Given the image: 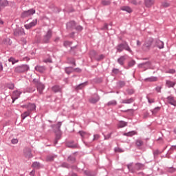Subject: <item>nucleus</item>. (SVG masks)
I'll use <instances>...</instances> for the list:
<instances>
[{"label":"nucleus","mask_w":176,"mask_h":176,"mask_svg":"<svg viewBox=\"0 0 176 176\" xmlns=\"http://www.w3.org/2000/svg\"><path fill=\"white\" fill-rule=\"evenodd\" d=\"M116 49L117 50V53H122V52H123L124 50L129 52V53H131V54L133 53V50H131V48H130L129 43L126 41L124 43L118 44L116 47Z\"/></svg>","instance_id":"f257e3e1"},{"label":"nucleus","mask_w":176,"mask_h":176,"mask_svg":"<svg viewBox=\"0 0 176 176\" xmlns=\"http://www.w3.org/2000/svg\"><path fill=\"white\" fill-rule=\"evenodd\" d=\"M127 168L131 173H135V170L138 171L142 170V168H144V164L138 163L135 164L134 168H133V164H129L127 165Z\"/></svg>","instance_id":"f03ea898"},{"label":"nucleus","mask_w":176,"mask_h":176,"mask_svg":"<svg viewBox=\"0 0 176 176\" xmlns=\"http://www.w3.org/2000/svg\"><path fill=\"white\" fill-rule=\"evenodd\" d=\"M28 69L29 67L27 65H21L14 68V72L16 74H23V72H25Z\"/></svg>","instance_id":"7ed1b4c3"},{"label":"nucleus","mask_w":176,"mask_h":176,"mask_svg":"<svg viewBox=\"0 0 176 176\" xmlns=\"http://www.w3.org/2000/svg\"><path fill=\"white\" fill-rule=\"evenodd\" d=\"M33 14H35V10L32 8L22 12L21 17L22 19H26V17H30Z\"/></svg>","instance_id":"20e7f679"},{"label":"nucleus","mask_w":176,"mask_h":176,"mask_svg":"<svg viewBox=\"0 0 176 176\" xmlns=\"http://www.w3.org/2000/svg\"><path fill=\"white\" fill-rule=\"evenodd\" d=\"M155 43V40L152 38H150L148 41H146L143 45V49L144 50H149L151 49V46Z\"/></svg>","instance_id":"39448f33"},{"label":"nucleus","mask_w":176,"mask_h":176,"mask_svg":"<svg viewBox=\"0 0 176 176\" xmlns=\"http://www.w3.org/2000/svg\"><path fill=\"white\" fill-rule=\"evenodd\" d=\"M138 68H140L142 69H144V71H146V69H148V68H151V62L140 63L138 65Z\"/></svg>","instance_id":"423d86ee"},{"label":"nucleus","mask_w":176,"mask_h":176,"mask_svg":"<svg viewBox=\"0 0 176 176\" xmlns=\"http://www.w3.org/2000/svg\"><path fill=\"white\" fill-rule=\"evenodd\" d=\"M38 24V20L34 19L32 22L30 23L25 24L24 27L26 30H30V28H32V27H35Z\"/></svg>","instance_id":"0eeeda50"},{"label":"nucleus","mask_w":176,"mask_h":176,"mask_svg":"<svg viewBox=\"0 0 176 176\" xmlns=\"http://www.w3.org/2000/svg\"><path fill=\"white\" fill-rule=\"evenodd\" d=\"M166 101L168 104L176 107V100L173 96H169L166 98Z\"/></svg>","instance_id":"6e6552de"},{"label":"nucleus","mask_w":176,"mask_h":176,"mask_svg":"<svg viewBox=\"0 0 176 176\" xmlns=\"http://www.w3.org/2000/svg\"><path fill=\"white\" fill-rule=\"evenodd\" d=\"M99 101L100 96L98 94H94L89 98V102H91V104H96V102H98Z\"/></svg>","instance_id":"1a4fd4ad"},{"label":"nucleus","mask_w":176,"mask_h":176,"mask_svg":"<svg viewBox=\"0 0 176 176\" xmlns=\"http://www.w3.org/2000/svg\"><path fill=\"white\" fill-rule=\"evenodd\" d=\"M14 35L15 36H20L21 35H25V32H24V29H16L14 32Z\"/></svg>","instance_id":"9d476101"},{"label":"nucleus","mask_w":176,"mask_h":176,"mask_svg":"<svg viewBox=\"0 0 176 176\" xmlns=\"http://www.w3.org/2000/svg\"><path fill=\"white\" fill-rule=\"evenodd\" d=\"M154 46H157L158 49H164V43L160 40H155V45Z\"/></svg>","instance_id":"9b49d317"},{"label":"nucleus","mask_w":176,"mask_h":176,"mask_svg":"<svg viewBox=\"0 0 176 176\" xmlns=\"http://www.w3.org/2000/svg\"><path fill=\"white\" fill-rule=\"evenodd\" d=\"M20 94H21V92H20L19 91H14L13 92L12 96V102H14V101H16V100H17V98H19V97H20Z\"/></svg>","instance_id":"f8f14e48"},{"label":"nucleus","mask_w":176,"mask_h":176,"mask_svg":"<svg viewBox=\"0 0 176 176\" xmlns=\"http://www.w3.org/2000/svg\"><path fill=\"white\" fill-rule=\"evenodd\" d=\"M63 124L62 122H58L56 124L52 125V128L54 129V131H61L60 129Z\"/></svg>","instance_id":"ddd939ff"},{"label":"nucleus","mask_w":176,"mask_h":176,"mask_svg":"<svg viewBox=\"0 0 176 176\" xmlns=\"http://www.w3.org/2000/svg\"><path fill=\"white\" fill-rule=\"evenodd\" d=\"M24 155L27 159H31L32 157V153H31V149L28 148L24 150Z\"/></svg>","instance_id":"4468645a"},{"label":"nucleus","mask_w":176,"mask_h":176,"mask_svg":"<svg viewBox=\"0 0 176 176\" xmlns=\"http://www.w3.org/2000/svg\"><path fill=\"white\" fill-rule=\"evenodd\" d=\"M9 5V1L8 0H0V10H3V8Z\"/></svg>","instance_id":"2eb2a0df"},{"label":"nucleus","mask_w":176,"mask_h":176,"mask_svg":"<svg viewBox=\"0 0 176 176\" xmlns=\"http://www.w3.org/2000/svg\"><path fill=\"white\" fill-rule=\"evenodd\" d=\"M52 38V30H49L45 36V43H47Z\"/></svg>","instance_id":"dca6fc26"},{"label":"nucleus","mask_w":176,"mask_h":176,"mask_svg":"<svg viewBox=\"0 0 176 176\" xmlns=\"http://www.w3.org/2000/svg\"><path fill=\"white\" fill-rule=\"evenodd\" d=\"M176 85V82H173L170 80H166V87H168L169 89L170 87H174Z\"/></svg>","instance_id":"f3484780"},{"label":"nucleus","mask_w":176,"mask_h":176,"mask_svg":"<svg viewBox=\"0 0 176 176\" xmlns=\"http://www.w3.org/2000/svg\"><path fill=\"white\" fill-rule=\"evenodd\" d=\"M124 61H126L125 56H122L117 60V62L118 64H120V65H124Z\"/></svg>","instance_id":"a211bd4d"},{"label":"nucleus","mask_w":176,"mask_h":176,"mask_svg":"<svg viewBox=\"0 0 176 176\" xmlns=\"http://www.w3.org/2000/svg\"><path fill=\"white\" fill-rule=\"evenodd\" d=\"M144 3L146 8H151V6L155 3V0H145Z\"/></svg>","instance_id":"6ab92c4d"},{"label":"nucleus","mask_w":176,"mask_h":176,"mask_svg":"<svg viewBox=\"0 0 176 176\" xmlns=\"http://www.w3.org/2000/svg\"><path fill=\"white\" fill-rule=\"evenodd\" d=\"M87 86V82H82L76 87V90H82V89Z\"/></svg>","instance_id":"aec40b11"},{"label":"nucleus","mask_w":176,"mask_h":176,"mask_svg":"<svg viewBox=\"0 0 176 176\" xmlns=\"http://www.w3.org/2000/svg\"><path fill=\"white\" fill-rule=\"evenodd\" d=\"M121 102L122 104H133V102H134V99L133 98L129 99H124Z\"/></svg>","instance_id":"412c9836"},{"label":"nucleus","mask_w":176,"mask_h":176,"mask_svg":"<svg viewBox=\"0 0 176 176\" xmlns=\"http://www.w3.org/2000/svg\"><path fill=\"white\" fill-rule=\"evenodd\" d=\"M126 126H127V122L120 121L118 123V129H123V127H126Z\"/></svg>","instance_id":"4be33fe9"},{"label":"nucleus","mask_w":176,"mask_h":176,"mask_svg":"<svg viewBox=\"0 0 176 176\" xmlns=\"http://www.w3.org/2000/svg\"><path fill=\"white\" fill-rule=\"evenodd\" d=\"M118 105V102L116 100H110L107 102V107H115Z\"/></svg>","instance_id":"5701e85b"},{"label":"nucleus","mask_w":176,"mask_h":176,"mask_svg":"<svg viewBox=\"0 0 176 176\" xmlns=\"http://www.w3.org/2000/svg\"><path fill=\"white\" fill-rule=\"evenodd\" d=\"M135 134H137L135 131H131L128 133H123V135H125L126 137H133V135H135Z\"/></svg>","instance_id":"b1692460"},{"label":"nucleus","mask_w":176,"mask_h":176,"mask_svg":"<svg viewBox=\"0 0 176 176\" xmlns=\"http://www.w3.org/2000/svg\"><path fill=\"white\" fill-rule=\"evenodd\" d=\"M146 82H156L157 80V77L151 76L144 79Z\"/></svg>","instance_id":"393cba45"},{"label":"nucleus","mask_w":176,"mask_h":176,"mask_svg":"<svg viewBox=\"0 0 176 176\" xmlns=\"http://www.w3.org/2000/svg\"><path fill=\"white\" fill-rule=\"evenodd\" d=\"M52 91L54 93H58L61 91V87H60L58 85H54L52 87Z\"/></svg>","instance_id":"a878e982"},{"label":"nucleus","mask_w":176,"mask_h":176,"mask_svg":"<svg viewBox=\"0 0 176 176\" xmlns=\"http://www.w3.org/2000/svg\"><path fill=\"white\" fill-rule=\"evenodd\" d=\"M121 10H123L124 12H127V13H131L133 12V10L129 6L122 7L121 8Z\"/></svg>","instance_id":"bb28decb"},{"label":"nucleus","mask_w":176,"mask_h":176,"mask_svg":"<svg viewBox=\"0 0 176 176\" xmlns=\"http://www.w3.org/2000/svg\"><path fill=\"white\" fill-rule=\"evenodd\" d=\"M55 133H56L55 141L56 142H57L58 140L61 139V131H55Z\"/></svg>","instance_id":"cd10ccee"},{"label":"nucleus","mask_w":176,"mask_h":176,"mask_svg":"<svg viewBox=\"0 0 176 176\" xmlns=\"http://www.w3.org/2000/svg\"><path fill=\"white\" fill-rule=\"evenodd\" d=\"M43 89H44V87L42 84H38V85L37 90H38V91L40 94H42V93L43 92Z\"/></svg>","instance_id":"c85d7f7f"},{"label":"nucleus","mask_w":176,"mask_h":176,"mask_svg":"<svg viewBox=\"0 0 176 176\" xmlns=\"http://www.w3.org/2000/svg\"><path fill=\"white\" fill-rule=\"evenodd\" d=\"M124 86H126V82H124V81H119L117 82V87L119 89H122V87H124Z\"/></svg>","instance_id":"c756f323"},{"label":"nucleus","mask_w":176,"mask_h":176,"mask_svg":"<svg viewBox=\"0 0 176 176\" xmlns=\"http://www.w3.org/2000/svg\"><path fill=\"white\" fill-rule=\"evenodd\" d=\"M35 108H36V106L34 104H29L28 105V109L29 111H35Z\"/></svg>","instance_id":"7c9ffc66"},{"label":"nucleus","mask_w":176,"mask_h":176,"mask_svg":"<svg viewBox=\"0 0 176 176\" xmlns=\"http://www.w3.org/2000/svg\"><path fill=\"white\" fill-rule=\"evenodd\" d=\"M75 27V21H72L67 23V28H73Z\"/></svg>","instance_id":"2f4dec72"},{"label":"nucleus","mask_w":176,"mask_h":176,"mask_svg":"<svg viewBox=\"0 0 176 176\" xmlns=\"http://www.w3.org/2000/svg\"><path fill=\"white\" fill-rule=\"evenodd\" d=\"M65 71L66 74H67V75H69V74H72V72H73L74 69L71 67H69L65 68Z\"/></svg>","instance_id":"473e14b6"},{"label":"nucleus","mask_w":176,"mask_h":176,"mask_svg":"<svg viewBox=\"0 0 176 176\" xmlns=\"http://www.w3.org/2000/svg\"><path fill=\"white\" fill-rule=\"evenodd\" d=\"M30 113H31V112L30 111V110H28L27 111L24 112V113L21 115L22 119L24 120L27 116H30Z\"/></svg>","instance_id":"72a5a7b5"},{"label":"nucleus","mask_w":176,"mask_h":176,"mask_svg":"<svg viewBox=\"0 0 176 176\" xmlns=\"http://www.w3.org/2000/svg\"><path fill=\"white\" fill-rule=\"evenodd\" d=\"M102 5H103V6H108V5H111V1H109V0H102Z\"/></svg>","instance_id":"f704fd0d"},{"label":"nucleus","mask_w":176,"mask_h":176,"mask_svg":"<svg viewBox=\"0 0 176 176\" xmlns=\"http://www.w3.org/2000/svg\"><path fill=\"white\" fill-rule=\"evenodd\" d=\"M32 167H34V168H41V164L39 162H34Z\"/></svg>","instance_id":"c9c22d12"},{"label":"nucleus","mask_w":176,"mask_h":176,"mask_svg":"<svg viewBox=\"0 0 176 176\" xmlns=\"http://www.w3.org/2000/svg\"><path fill=\"white\" fill-rule=\"evenodd\" d=\"M135 144L137 146H142V145H144V142L141 140H137Z\"/></svg>","instance_id":"e433bc0d"},{"label":"nucleus","mask_w":176,"mask_h":176,"mask_svg":"<svg viewBox=\"0 0 176 176\" xmlns=\"http://www.w3.org/2000/svg\"><path fill=\"white\" fill-rule=\"evenodd\" d=\"M160 111V107H155L153 110L151 111L153 115H156Z\"/></svg>","instance_id":"4c0bfd02"},{"label":"nucleus","mask_w":176,"mask_h":176,"mask_svg":"<svg viewBox=\"0 0 176 176\" xmlns=\"http://www.w3.org/2000/svg\"><path fill=\"white\" fill-rule=\"evenodd\" d=\"M54 157H56V155H48L47 157V162H53Z\"/></svg>","instance_id":"58836bf2"},{"label":"nucleus","mask_w":176,"mask_h":176,"mask_svg":"<svg viewBox=\"0 0 176 176\" xmlns=\"http://www.w3.org/2000/svg\"><path fill=\"white\" fill-rule=\"evenodd\" d=\"M9 63H12V65L16 64V63H19V60L14 59V58H10L8 59Z\"/></svg>","instance_id":"ea45409f"},{"label":"nucleus","mask_w":176,"mask_h":176,"mask_svg":"<svg viewBox=\"0 0 176 176\" xmlns=\"http://www.w3.org/2000/svg\"><path fill=\"white\" fill-rule=\"evenodd\" d=\"M134 65H135V60H131L128 63V67L130 68H131V67H134Z\"/></svg>","instance_id":"a19ab883"},{"label":"nucleus","mask_w":176,"mask_h":176,"mask_svg":"<svg viewBox=\"0 0 176 176\" xmlns=\"http://www.w3.org/2000/svg\"><path fill=\"white\" fill-rule=\"evenodd\" d=\"M8 89H10V90H13L14 89V84L13 83H8L7 84Z\"/></svg>","instance_id":"79ce46f5"},{"label":"nucleus","mask_w":176,"mask_h":176,"mask_svg":"<svg viewBox=\"0 0 176 176\" xmlns=\"http://www.w3.org/2000/svg\"><path fill=\"white\" fill-rule=\"evenodd\" d=\"M126 93L129 96H131V94H134V89H126Z\"/></svg>","instance_id":"37998d69"},{"label":"nucleus","mask_w":176,"mask_h":176,"mask_svg":"<svg viewBox=\"0 0 176 176\" xmlns=\"http://www.w3.org/2000/svg\"><path fill=\"white\" fill-rule=\"evenodd\" d=\"M67 160L69 162H71L72 163H74V162H75L76 159H75V157H74V156H69Z\"/></svg>","instance_id":"c03bdc74"},{"label":"nucleus","mask_w":176,"mask_h":176,"mask_svg":"<svg viewBox=\"0 0 176 176\" xmlns=\"http://www.w3.org/2000/svg\"><path fill=\"white\" fill-rule=\"evenodd\" d=\"M36 71H38V72H43V67L41 66H36L35 67Z\"/></svg>","instance_id":"a18cd8bd"},{"label":"nucleus","mask_w":176,"mask_h":176,"mask_svg":"<svg viewBox=\"0 0 176 176\" xmlns=\"http://www.w3.org/2000/svg\"><path fill=\"white\" fill-rule=\"evenodd\" d=\"M89 54L91 57H96V56H97V52H96L95 50H92L90 52Z\"/></svg>","instance_id":"49530a36"},{"label":"nucleus","mask_w":176,"mask_h":176,"mask_svg":"<svg viewBox=\"0 0 176 176\" xmlns=\"http://www.w3.org/2000/svg\"><path fill=\"white\" fill-rule=\"evenodd\" d=\"M115 152H118L119 153H122V152H124L123 149L116 147L114 148Z\"/></svg>","instance_id":"de8ad7c7"},{"label":"nucleus","mask_w":176,"mask_h":176,"mask_svg":"<svg viewBox=\"0 0 176 176\" xmlns=\"http://www.w3.org/2000/svg\"><path fill=\"white\" fill-rule=\"evenodd\" d=\"M113 74H115L116 75H118V74L120 72L119 69L113 68L112 69Z\"/></svg>","instance_id":"09e8293b"},{"label":"nucleus","mask_w":176,"mask_h":176,"mask_svg":"<svg viewBox=\"0 0 176 176\" xmlns=\"http://www.w3.org/2000/svg\"><path fill=\"white\" fill-rule=\"evenodd\" d=\"M104 57H105V56H104V54H101L99 56L98 58H96V59L98 60V61H100L101 60H103Z\"/></svg>","instance_id":"8fccbe9b"},{"label":"nucleus","mask_w":176,"mask_h":176,"mask_svg":"<svg viewBox=\"0 0 176 176\" xmlns=\"http://www.w3.org/2000/svg\"><path fill=\"white\" fill-rule=\"evenodd\" d=\"M175 168H174V167H170V168H169L168 169V173H175Z\"/></svg>","instance_id":"3c124183"},{"label":"nucleus","mask_w":176,"mask_h":176,"mask_svg":"<svg viewBox=\"0 0 176 176\" xmlns=\"http://www.w3.org/2000/svg\"><path fill=\"white\" fill-rule=\"evenodd\" d=\"M61 167H65L66 168H69V165H68L66 162H63L61 164Z\"/></svg>","instance_id":"603ef678"},{"label":"nucleus","mask_w":176,"mask_h":176,"mask_svg":"<svg viewBox=\"0 0 176 176\" xmlns=\"http://www.w3.org/2000/svg\"><path fill=\"white\" fill-rule=\"evenodd\" d=\"M64 46H65V47H68V46H71V42H69V41H65L64 42Z\"/></svg>","instance_id":"864d4df0"},{"label":"nucleus","mask_w":176,"mask_h":176,"mask_svg":"<svg viewBox=\"0 0 176 176\" xmlns=\"http://www.w3.org/2000/svg\"><path fill=\"white\" fill-rule=\"evenodd\" d=\"M98 138H100V135H98V134L94 135L93 141H97V140H98Z\"/></svg>","instance_id":"5fc2aeb1"},{"label":"nucleus","mask_w":176,"mask_h":176,"mask_svg":"<svg viewBox=\"0 0 176 176\" xmlns=\"http://www.w3.org/2000/svg\"><path fill=\"white\" fill-rule=\"evenodd\" d=\"M146 98H147V100H148V102L149 103V104H153V102H155V100H153V99H150L149 98V97H146Z\"/></svg>","instance_id":"6e6d98bb"},{"label":"nucleus","mask_w":176,"mask_h":176,"mask_svg":"<svg viewBox=\"0 0 176 176\" xmlns=\"http://www.w3.org/2000/svg\"><path fill=\"white\" fill-rule=\"evenodd\" d=\"M111 135H112V133H110L107 135H104V140H109V138H111Z\"/></svg>","instance_id":"4d7b16f0"},{"label":"nucleus","mask_w":176,"mask_h":176,"mask_svg":"<svg viewBox=\"0 0 176 176\" xmlns=\"http://www.w3.org/2000/svg\"><path fill=\"white\" fill-rule=\"evenodd\" d=\"M166 74H175V69H170L168 72H166Z\"/></svg>","instance_id":"13d9d810"},{"label":"nucleus","mask_w":176,"mask_h":176,"mask_svg":"<svg viewBox=\"0 0 176 176\" xmlns=\"http://www.w3.org/2000/svg\"><path fill=\"white\" fill-rule=\"evenodd\" d=\"M162 6H163L164 8H168V6H170V3H167V2H164V3H162Z\"/></svg>","instance_id":"bf43d9fd"},{"label":"nucleus","mask_w":176,"mask_h":176,"mask_svg":"<svg viewBox=\"0 0 176 176\" xmlns=\"http://www.w3.org/2000/svg\"><path fill=\"white\" fill-rule=\"evenodd\" d=\"M159 153H160V151H159V150H155L153 151L154 156H157V155H159Z\"/></svg>","instance_id":"052dcab7"},{"label":"nucleus","mask_w":176,"mask_h":176,"mask_svg":"<svg viewBox=\"0 0 176 176\" xmlns=\"http://www.w3.org/2000/svg\"><path fill=\"white\" fill-rule=\"evenodd\" d=\"M79 133L81 135V137H82V138H85L86 135V132H85V131H80Z\"/></svg>","instance_id":"680f3d73"},{"label":"nucleus","mask_w":176,"mask_h":176,"mask_svg":"<svg viewBox=\"0 0 176 176\" xmlns=\"http://www.w3.org/2000/svg\"><path fill=\"white\" fill-rule=\"evenodd\" d=\"M68 148H76V145L75 144H67Z\"/></svg>","instance_id":"e2e57ef3"},{"label":"nucleus","mask_w":176,"mask_h":176,"mask_svg":"<svg viewBox=\"0 0 176 176\" xmlns=\"http://www.w3.org/2000/svg\"><path fill=\"white\" fill-rule=\"evenodd\" d=\"M11 142H12V144H17V142H19V140H17V139H12L11 140Z\"/></svg>","instance_id":"0e129e2a"},{"label":"nucleus","mask_w":176,"mask_h":176,"mask_svg":"<svg viewBox=\"0 0 176 176\" xmlns=\"http://www.w3.org/2000/svg\"><path fill=\"white\" fill-rule=\"evenodd\" d=\"M76 30H77V31H82V30H83V28L80 25H78L76 28Z\"/></svg>","instance_id":"69168bd1"},{"label":"nucleus","mask_w":176,"mask_h":176,"mask_svg":"<svg viewBox=\"0 0 176 176\" xmlns=\"http://www.w3.org/2000/svg\"><path fill=\"white\" fill-rule=\"evenodd\" d=\"M129 2L133 3V5H137V1L135 0H129Z\"/></svg>","instance_id":"338daca9"},{"label":"nucleus","mask_w":176,"mask_h":176,"mask_svg":"<svg viewBox=\"0 0 176 176\" xmlns=\"http://www.w3.org/2000/svg\"><path fill=\"white\" fill-rule=\"evenodd\" d=\"M69 176H78V175H76V173H70L69 174Z\"/></svg>","instance_id":"774afa93"}]
</instances>
